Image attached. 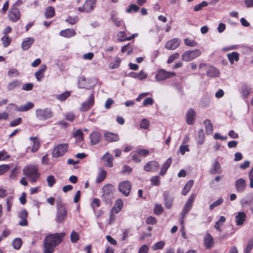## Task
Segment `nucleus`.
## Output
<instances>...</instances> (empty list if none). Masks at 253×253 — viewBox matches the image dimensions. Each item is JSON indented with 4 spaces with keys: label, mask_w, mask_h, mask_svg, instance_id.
Here are the masks:
<instances>
[{
    "label": "nucleus",
    "mask_w": 253,
    "mask_h": 253,
    "mask_svg": "<svg viewBox=\"0 0 253 253\" xmlns=\"http://www.w3.org/2000/svg\"><path fill=\"white\" fill-rule=\"evenodd\" d=\"M65 235L64 233L51 234L44 239V253H53L55 247L63 241Z\"/></svg>",
    "instance_id": "obj_1"
},
{
    "label": "nucleus",
    "mask_w": 253,
    "mask_h": 253,
    "mask_svg": "<svg viewBox=\"0 0 253 253\" xmlns=\"http://www.w3.org/2000/svg\"><path fill=\"white\" fill-rule=\"evenodd\" d=\"M23 173L32 183L36 182L41 176L38 167L34 165L25 166L23 169Z\"/></svg>",
    "instance_id": "obj_2"
},
{
    "label": "nucleus",
    "mask_w": 253,
    "mask_h": 253,
    "mask_svg": "<svg viewBox=\"0 0 253 253\" xmlns=\"http://www.w3.org/2000/svg\"><path fill=\"white\" fill-rule=\"evenodd\" d=\"M113 186L111 184L105 185L102 188V199L106 204L110 203L113 198Z\"/></svg>",
    "instance_id": "obj_3"
},
{
    "label": "nucleus",
    "mask_w": 253,
    "mask_h": 253,
    "mask_svg": "<svg viewBox=\"0 0 253 253\" xmlns=\"http://www.w3.org/2000/svg\"><path fill=\"white\" fill-rule=\"evenodd\" d=\"M36 115L39 120L46 121L52 117L53 116V113L50 108H40L36 110Z\"/></svg>",
    "instance_id": "obj_4"
},
{
    "label": "nucleus",
    "mask_w": 253,
    "mask_h": 253,
    "mask_svg": "<svg viewBox=\"0 0 253 253\" xmlns=\"http://www.w3.org/2000/svg\"><path fill=\"white\" fill-rule=\"evenodd\" d=\"M69 147L68 144H59L54 147L52 152V156L53 158H59L63 156L68 151Z\"/></svg>",
    "instance_id": "obj_5"
},
{
    "label": "nucleus",
    "mask_w": 253,
    "mask_h": 253,
    "mask_svg": "<svg viewBox=\"0 0 253 253\" xmlns=\"http://www.w3.org/2000/svg\"><path fill=\"white\" fill-rule=\"evenodd\" d=\"M67 216V210L65 205L61 202L58 203L57 205V214L56 221L60 223L63 221Z\"/></svg>",
    "instance_id": "obj_6"
},
{
    "label": "nucleus",
    "mask_w": 253,
    "mask_h": 253,
    "mask_svg": "<svg viewBox=\"0 0 253 253\" xmlns=\"http://www.w3.org/2000/svg\"><path fill=\"white\" fill-rule=\"evenodd\" d=\"M201 54L200 49H194L190 51H186L182 55V60L189 62L199 57Z\"/></svg>",
    "instance_id": "obj_7"
},
{
    "label": "nucleus",
    "mask_w": 253,
    "mask_h": 253,
    "mask_svg": "<svg viewBox=\"0 0 253 253\" xmlns=\"http://www.w3.org/2000/svg\"><path fill=\"white\" fill-rule=\"evenodd\" d=\"M8 17L9 19L13 22H16L20 19V11L15 5H13L10 7L8 11Z\"/></svg>",
    "instance_id": "obj_8"
},
{
    "label": "nucleus",
    "mask_w": 253,
    "mask_h": 253,
    "mask_svg": "<svg viewBox=\"0 0 253 253\" xmlns=\"http://www.w3.org/2000/svg\"><path fill=\"white\" fill-rule=\"evenodd\" d=\"M131 184L129 181L126 180L120 182L118 185L119 191L124 196L127 197L130 192Z\"/></svg>",
    "instance_id": "obj_9"
},
{
    "label": "nucleus",
    "mask_w": 253,
    "mask_h": 253,
    "mask_svg": "<svg viewBox=\"0 0 253 253\" xmlns=\"http://www.w3.org/2000/svg\"><path fill=\"white\" fill-rule=\"evenodd\" d=\"M175 73L172 72H167L164 69H160L155 76L156 79L158 81H164L174 77Z\"/></svg>",
    "instance_id": "obj_10"
},
{
    "label": "nucleus",
    "mask_w": 253,
    "mask_h": 253,
    "mask_svg": "<svg viewBox=\"0 0 253 253\" xmlns=\"http://www.w3.org/2000/svg\"><path fill=\"white\" fill-rule=\"evenodd\" d=\"M195 197L196 195L195 194H191L185 203L181 212V215L183 218L186 216V214L192 209Z\"/></svg>",
    "instance_id": "obj_11"
},
{
    "label": "nucleus",
    "mask_w": 253,
    "mask_h": 253,
    "mask_svg": "<svg viewBox=\"0 0 253 253\" xmlns=\"http://www.w3.org/2000/svg\"><path fill=\"white\" fill-rule=\"evenodd\" d=\"M94 103V96L93 93H91L87 99L81 104L80 108V111L85 112L88 111L93 106Z\"/></svg>",
    "instance_id": "obj_12"
},
{
    "label": "nucleus",
    "mask_w": 253,
    "mask_h": 253,
    "mask_svg": "<svg viewBox=\"0 0 253 253\" xmlns=\"http://www.w3.org/2000/svg\"><path fill=\"white\" fill-rule=\"evenodd\" d=\"M96 0H86L82 7H79L78 10L82 12H89L95 7Z\"/></svg>",
    "instance_id": "obj_13"
},
{
    "label": "nucleus",
    "mask_w": 253,
    "mask_h": 253,
    "mask_svg": "<svg viewBox=\"0 0 253 253\" xmlns=\"http://www.w3.org/2000/svg\"><path fill=\"white\" fill-rule=\"evenodd\" d=\"M159 164L156 161H148L143 167L144 170L147 172H154L158 170Z\"/></svg>",
    "instance_id": "obj_14"
},
{
    "label": "nucleus",
    "mask_w": 253,
    "mask_h": 253,
    "mask_svg": "<svg viewBox=\"0 0 253 253\" xmlns=\"http://www.w3.org/2000/svg\"><path fill=\"white\" fill-rule=\"evenodd\" d=\"M180 42V40L178 38H173L167 42L165 47L168 50H174L179 46Z\"/></svg>",
    "instance_id": "obj_15"
},
{
    "label": "nucleus",
    "mask_w": 253,
    "mask_h": 253,
    "mask_svg": "<svg viewBox=\"0 0 253 253\" xmlns=\"http://www.w3.org/2000/svg\"><path fill=\"white\" fill-rule=\"evenodd\" d=\"M28 213L27 210L25 209L22 210L18 213V217L20 218L19 224L22 226H26L28 224L27 218Z\"/></svg>",
    "instance_id": "obj_16"
},
{
    "label": "nucleus",
    "mask_w": 253,
    "mask_h": 253,
    "mask_svg": "<svg viewBox=\"0 0 253 253\" xmlns=\"http://www.w3.org/2000/svg\"><path fill=\"white\" fill-rule=\"evenodd\" d=\"M89 138L91 145H96L101 140V134L99 131H93L90 134Z\"/></svg>",
    "instance_id": "obj_17"
},
{
    "label": "nucleus",
    "mask_w": 253,
    "mask_h": 253,
    "mask_svg": "<svg viewBox=\"0 0 253 253\" xmlns=\"http://www.w3.org/2000/svg\"><path fill=\"white\" fill-rule=\"evenodd\" d=\"M105 166L112 168L113 166L114 158L113 155L108 152L106 153L101 158Z\"/></svg>",
    "instance_id": "obj_18"
},
{
    "label": "nucleus",
    "mask_w": 253,
    "mask_h": 253,
    "mask_svg": "<svg viewBox=\"0 0 253 253\" xmlns=\"http://www.w3.org/2000/svg\"><path fill=\"white\" fill-rule=\"evenodd\" d=\"M104 139L108 142H116L120 140V137L118 134L110 131H107L104 133Z\"/></svg>",
    "instance_id": "obj_19"
},
{
    "label": "nucleus",
    "mask_w": 253,
    "mask_h": 253,
    "mask_svg": "<svg viewBox=\"0 0 253 253\" xmlns=\"http://www.w3.org/2000/svg\"><path fill=\"white\" fill-rule=\"evenodd\" d=\"M214 240L212 236L207 233L204 238V244L206 249L211 248L214 245Z\"/></svg>",
    "instance_id": "obj_20"
},
{
    "label": "nucleus",
    "mask_w": 253,
    "mask_h": 253,
    "mask_svg": "<svg viewBox=\"0 0 253 253\" xmlns=\"http://www.w3.org/2000/svg\"><path fill=\"white\" fill-rule=\"evenodd\" d=\"M196 117V112L193 108L189 109L186 114V121L188 125H193Z\"/></svg>",
    "instance_id": "obj_21"
},
{
    "label": "nucleus",
    "mask_w": 253,
    "mask_h": 253,
    "mask_svg": "<svg viewBox=\"0 0 253 253\" xmlns=\"http://www.w3.org/2000/svg\"><path fill=\"white\" fill-rule=\"evenodd\" d=\"M46 66L45 64H42L39 70L35 72V76L38 82H41L42 79L44 76V72L46 70Z\"/></svg>",
    "instance_id": "obj_22"
},
{
    "label": "nucleus",
    "mask_w": 253,
    "mask_h": 253,
    "mask_svg": "<svg viewBox=\"0 0 253 253\" xmlns=\"http://www.w3.org/2000/svg\"><path fill=\"white\" fill-rule=\"evenodd\" d=\"M246 186V181L243 178L238 179L235 182V187L238 192H243L245 190Z\"/></svg>",
    "instance_id": "obj_23"
},
{
    "label": "nucleus",
    "mask_w": 253,
    "mask_h": 253,
    "mask_svg": "<svg viewBox=\"0 0 253 253\" xmlns=\"http://www.w3.org/2000/svg\"><path fill=\"white\" fill-rule=\"evenodd\" d=\"M164 205L166 209H170L173 205V198L170 196L169 193H165L164 194Z\"/></svg>",
    "instance_id": "obj_24"
},
{
    "label": "nucleus",
    "mask_w": 253,
    "mask_h": 253,
    "mask_svg": "<svg viewBox=\"0 0 253 253\" xmlns=\"http://www.w3.org/2000/svg\"><path fill=\"white\" fill-rule=\"evenodd\" d=\"M247 215L245 212L243 211L238 212L235 216L236 224L237 225H243L244 222L246 221Z\"/></svg>",
    "instance_id": "obj_25"
},
{
    "label": "nucleus",
    "mask_w": 253,
    "mask_h": 253,
    "mask_svg": "<svg viewBox=\"0 0 253 253\" xmlns=\"http://www.w3.org/2000/svg\"><path fill=\"white\" fill-rule=\"evenodd\" d=\"M206 75L210 78H216L219 76L220 72L216 68L211 66L207 71Z\"/></svg>",
    "instance_id": "obj_26"
},
{
    "label": "nucleus",
    "mask_w": 253,
    "mask_h": 253,
    "mask_svg": "<svg viewBox=\"0 0 253 253\" xmlns=\"http://www.w3.org/2000/svg\"><path fill=\"white\" fill-rule=\"evenodd\" d=\"M35 39L33 38H26L22 42L21 48L23 50L28 49L34 42Z\"/></svg>",
    "instance_id": "obj_27"
},
{
    "label": "nucleus",
    "mask_w": 253,
    "mask_h": 253,
    "mask_svg": "<svg viewBox=\"0 0 253 253\" xmlns=\"http://www.w3.org/2000/svg\"><path fill=\"white\" fill-rule=\"evenodd\" d=\"M30 140L33 142L32 147L31 149V152L35 153L39 149L40 147V142L39 138L37 136L36 137H30Z\"/></svg>",
    "instance_id": "obj_28"
},
{
    "label": "nucleus",
    "mask_w": 253,
    "mask_h": 253,
    "mask_svg": "<svg viewBox=\"0 0 253 253\" xmlns=\"http://www.w3.org/2000/svg\"><path fill=\"white\" fill-rule=\"evenodd\" d=\"M59 35L66 38H70L76 35V32L75 30L73 29H66L65 30H61L60 32Z\"/></svg>",
    "instance_id": "obj_29"
},
{
    "label": "nucleus",
    "mask_w": 253,
    "mask_h": 253,
    "mask_svg": "<svg viewBox=\"0 0 253 253\" xmlns=\"http://www.w3.org/2000/svg\"><path fill=\"white\" fill-rule=\"evenodd\" d=\"M222 172L220 165L218 161L215 160L212 165V169H210L211 174H220Z\"/></svg>",
    "instance_id": "obj_30"
},
{
    "label": "nucleus",
    "mask_w": 253,
    "mask_h": 253,
    "mask_svg": "<svg viewBox=\"0 0 253 253\" xmlns=\"http://www.w3.org/2000/svg\"><path fill=\"white\" fill-rule=\"evenodd\" d=\"M118 37V40L120 42H124L125 41H130L134 38L135 36H137V34H134L132 35L131 37H126V35L125 32L121 31L119 32L117 35Z\"/></svg>",
    "instance_id": "obj_31"
},
{
    "label": "nucleus",
    "mask_w": 253,
    "mask_h": 253,
    "mask_svg": "<svg viewBox=\"0 0 253 253\" xmlns=\"http://www.w3.org/2000/svg\"><path fill=\"white\" fill-rule=\"evenodd\" d=\"M172 163V159L171 158H168L163 166L161 168V170L159 173L160 175H164L166 173L168 169L170 167Z\"/></svg>",
    "instance_id": "obj_32"
},
{
    "label": "nucleus",
    "mask_w": 253,
    "mask_h": 253,
    "mask_svg": "<svg viewBox=\"0 0 253 253\" xmlns=\"http://www.w3.org/2000/svg\"><path fill=\"white\" fill-rule=\"evenodd\" d=\"M34 106V103L28 102L26 104L16 107V110L19 112H26L32 109Z\"/></svg>",
    "instance_id": "obj_33"
},
{
    "label": "nucleus",
    "mask_w": 253,
    "mask_h": 253,
    "mask_svg": "<svg viewBox=\"0 0 253 253\" xmlns=\"http://www.w3.org/2000/svg\"><path fill=\"white\" fill-rule=\"evenodd\" d=\"M123 206L124 204L122 200L119 199L116 201L115 205L111 211H114L115 213L117 214L122 210L123 208Z\"/></svg>",
    "instance_id": "obj_34"
},
{
    "label": "nucleus",
    "mask_w": 253,
    "mask_h": 253,
    "mask_svg": "<svg viewBox=\"0 0 253 253\" xmlns=\"http://www.w3.org/2000/svg\"><path fill=\"white\" fill-rule=\"evenodd\" d=\"M55 14V9L53 6H49L45 9L44 16L46 19L51 18L54 17Z\"/></svg>",
    "instance_id": "obj_35"
},
{
    "label": "nucleus",
    "mask_w": 253,
    "mask_h": 253,
    "mask_svg": "<svg viewBox=\"0 0 253 253\" xmlns=\"http://www.w3.org/2000/svg\"><path fill=\"white\" fill-rule=\"evenodd\" d=\"M205 126L206 131L207 134H211L213 133V127L212 123L209 119H206L204 122Z\"/></svg>",
    "instance_id": "obj_36"
},
{
    "label": "nucleus",
    "mask_w": 253,
    "mask_h": 253,
    "mask_svg": "<svg viewBox=\"0 0 253 253\" xmlns=\"http://www.w3.org/2000/svg\"><path fill=\"white\" fill-rule=\"evenodd\" d=\"M111 20L114 24L118 27L125 25L124 21L119 18L115 13L112 14Z\"/></svg>",
    "instance_id": "obj_37"
},
{
    "label": "nucleus",
    "mask_w": 253,
    "mask_h": 253,
    "mask_svg": "<svg viewBox=\"0 0 253 253\" xmlns=\"http://www.w3.org/2000/svg\"><path fill=\"white\" fill-rule=\"evenodd\" d=\"M228 59L231 64L234 63V61H238L239 60V54L237 52H232L227 54Z\"/></svg>",
    "instance_id": "obj_38"
},
{
    "label": "nucleus",
    "mask_w": 253,
    "mask_h": 253,
    "mask_svg": "<svg viewBox=\"0 0 253 253\" xmlns=\"http://www.w3.org/2000/svg\"><path fill=\"white\" fill-rule=\"evenodd\" d=\"M193 183L194 181L193 180H190L188 181L183 187L181 192V194L183 196H186L191 189Z\"/></svg>",
    "instance_id": "obj_39"
},
{
    "label": "nucleus",
    "mask_w": 253,
    "mask_h": 253,
    "mask_svg": "<svg viewBox=\"0 0 253 253\" xmlns=\"http://www.w3.org/2000/svg\"><path fill=\"white\" fill-rule=\"evenodd\" d=\"M251 91V88L247 84H243L241 86V93L245 98H247Z\"/></svg>",
    "instance_id": "obj_40"
},
{
    "label": "nucleus",
    "mask_w": 253,
    "mask_h": 253,
    "mask_svg": "<svg viewBox=\"0 0 253 253\" xmlns=\"http://www.w3.org/2000/svg\"><path fill=\"white\" fill-rule=\"evenodd\" d=\"M106 175V171L104 169L100 168L99 173L96 179V182L97 183H99L103 181L105 179Z\"/></svg>",
    "instance_id": "obj_41"
},
{
    "label": "nucleus",
    "mask_w": 253,
    "mask_h": 253,
    "mask_svg": "<svg viewBox=\"0 0 253 253\" xmlns=\"http://www.w3.org/2000/svg\"><path fill=\"white\" fill-rule=\"evenodd\" d=\"M226 221V218L224 216H220L218 220L215 223L214 227L219 232L221 231L220 227L222 226Z\"/></svg>",
    "instance_id": "obj_42"
},
{
    "label": "nucleus",
    "mask_w": 253,
    "mask_h": 253,
    "mask_svg": "<svg viewBox=\"0 0 253 253\" xmlns=\"http://www.w3.org/2000/svg\"><path fill=\"white\" fill-rule=\"evenodd\" d=\"M121 51L123 53L127 52V55L131 54L133 51V46L129 43L122 47Z\"/></svg>",
    "instance_id": "obj_43"
},
{
    "label": "nucleus",
    "mask_w": 253,
    "mask_h": 253,
    "mask_svg": "<svg viewBox=\"0 0 253 253\" xmlns=\"http://www.w3.org/2000/svg\"><path fill=\"white\" fill-rule=\"evenodd\" d=\"M121 59L119 57H115L113 62L109 64V68L111 69H117L120 65Z\"/></svg>",
    "instance_id": "obj_44"
},
{
    "label": "nucleus",
    "mask_w": 253,
    "mask_h": 253,
    "mask_svg": "<svg viewBox=\"0 0 253 253\" xmlns=\"http://www.w3.org/2000/svg\"><path fill=\"white\" fill-rule=\"evenodd\" d=\"M198 137L196 138L197 143L199 144H203L205 141V133L204 130L200 129L198 132Z\"/></svg>",
    "instance_id": "obj_45"
},
{
    "label": "nucleus",
    "mask_w": 253,
    "mask_h": 253,
    "mask_svg": "<svg viewBox=\"0 0 253 253\" xmlns=\"http://www.w3.org/2000/svg\"><path fill=\"white\" fill-rule=\"evenodd\" d=\"M1 41L3 46L4 47H8L12 42V39L9 37L7 35H4L1 38Z\"/></svg>",
    "instance_id": "obj_46"
},
{
    "label": "nucleus",
    "mask_w": 253,
    "mask_h": 253,
    "mask_svg": "<svg viewBox=\"0 0 253 253\" xmlns=\"http://www.w3.org/2000/svg\"><path fill=\"white\" fill-rule=\"evenodd\" d=\"M165 245V243L163 241H160L154 244L152 246L153 251H155L158 250H162Z\"/></svg>",
    "instance_id": "obj_47"
},
{
    "label": "nucleus",
    "mask_w": 253,
    "mask_h": 253,
    "mask_svg": "<svg viewBox=\"0 0 253 253\" xmlns=\"http://www.w3.org/2000/svg\"><path fill=\"white\" fill-rule=\"evenodd\" d=\"M140 8L138 6L135 4H130L128 6V7L126 9V12L127 13H131L132 11L134 12H137L139 11Z\"/></svg>",
    "instance_id": "obj_48"
},
{
    "label": "nucleus",
    "mask_w": 253,
    "mask_h": 253,
    "mask_svg": "<svg viewBox=\"0 0 253 253\" xmlns=\"http://www.w3.org/2000/svg\"><path fill=\"white\" fill-rule=\"evenodd\" d=\"M164 210L162 206L160 204H156L154 209V213L155 214L159 215L164 212Z\"/></svg>",
    "instance_id": "obj_49"
},
{
    "label": "nucleus",
    "mask_w": 253,
    "mask_h": 253,
    "mask_svg": "<svg viewBox=\"0 0 253 253\" xmlns=\"http://www.w3.org/2000/svg\"><path fill=\"white\" fill-rule=\"evenodd\" d=\"M84 133L81 129H79L74 133V136L77 138L78 141L79 142L83 141Z\"/></svg>",
    "instance_id": "obj_50"
},
{
    "label": "nucleus",
    "mask_w": 253,
    "mask_h": 253,
    "mask_svg": "<svg viewBox=\"0 0 253 253\" xmlns=\"http://www.w3.org/2000/svg\"><path fill=\"white\" fill-rule=\"evenodd\" d=\"M20 85V83L17 80H14L9 83L7 85L8 90H12L16 87H19Z\"/></svg>",
    "instance_id": "obj_51"
},
{
    "label": "nucleus",
    "mask_w": 253,
    "mask_h": 253,
    "mask_svg": "<svg viewBox=\"0 0 253 253\" xmlns=\"http://www.w3.org/2000/svg\"><path fill=\"white\" fill-rule=\"evenodd\" d=\"M70 239L72 243L77 242L80 239L78 233L75 231H73L70 234Z\"/></svg>",
    "instance_id": "obj_52"
},
{
    "label": "nucleus",
    "mask_w": 253,
    "mask_h": 253,
    "mask_svg": "<svg viewBox=\"0 0 253 253\" xmlns=\"http://www.w3.org/2000/svg\"><path fill=\"white\" fill-rule=\"evenodd\" d=\"M184 43L186 45L190 47H194L197 45V42L194 40L186 38L184 40Z\"/></svg>",
    "instance_id": "obj_53"
},
{
    "label": "nucleus",
    "mask_w": 253,
    "mask_h": 253,
    "mask_svg": "<svg viewBox=\"0 0 253 253\" xmlns=\"http://www.w3.org/2000/svg\"><path fill=\"white\" fill-rule=\"evenodd\" d=\"M136 152L138 153V155H139L140 157H145L148 156L150 154L149 151L145 149H137Z\"/></svg>",
    "instance_id": "obj_54"
},
{
    "label": "nucleus",
    "mask_w": 253,
    "mask_h": 253,
    "mask_svg": "<svg viewBox=\"0 0 253 253\" xmlns=\"http://www.w3.org/2000/svg\"><path fill=\"white\" fill-rule=\"evenodd\" d=\"M46 180L48 183V186L52 187L56 182V180L53 175H49L47 177Z\"/></svg>",
    "instance_id": "obj_55"
},
{
    "label": "nucleus",
    "mask_w": 253,
    "mask_h": 253,
    "mask_svg": "<svg viewBox=\"0 0 253 253\" xmlns=\"http://www.w3.org/2000/svg\"><path fill=\"white\" fill-rule=\"evenodd\" d=\"M253 248V239H250L244 250V253H251Z\"/></svg>",
    "instance_id": "obj_56"
},
{
    "label": "nucleus",
    "mask_w": 253,
    "mask_h": 253,
    "mask_svg": "<svg viewBox=\"0 0 253 253\" xmlns=\"http://www.w3.org/2000/svg\"><path fill=\"white\" fill-rule=\"evenodd\" d=\"M223 202V199L222 198H219L216 201H214L213 203L210 205V209L212 211L213 209L216 207L219 206Z\"/></svg>",
    "instance_id": "obj_57"
},
{
    "label": "nucleus",
    "mask_w": 253,
    "mask_h": 253,
    "mask_svg": "<svg viewBox=\"0 0 253 253\" xmlns=\"http://www.w3.org/2000/svg\"><path fill=\"white\" fill-rule=\"evenodd\" d=\"M149 121L146 119H143L140 124V127L142 129H148L149 126Z\"/></svg>",
    "instance_id": "obj_58"
},
{
    "label": "nucleus",
    "mask_w": 253,
    "mask_h": 253,
    "mask_svg": "<svg viewBox=\"0 0 253 253\" xmlns=\"http://www.w3.org/2000/svg\"><path fill=\"white\" fill-rule=\"evenodd\" d=\"M150 182L152 186H159L160 185V177L159 176H152L150 178Z\"/></svg>",
    "instance_id": "obj_59"
},
{
    "label": "nucleus",
    "mask_w": 253,
    "mask_h": 253,
    "mask_svg": "<svg viewBox=\"0 0 253 253\" xmlns=\"http://www.w3.org/2000/svg\"><path fill=\"white\" fill-rule=\"evenodd\" d=\"M70 92L69 91H66L64 93H62L60 94H59L57 98L61 101L65 100L70 95Z\"/></svg>",
    "instance_id": "obj_60"
},
{
    "label": "nucleus",
    "mask_w": 253,
    "mask_h": 253,
    "mask_svg": "<svg viewBox=\"0 0 253 253\" xmlns=\"http://www.w3.org/2000/svg\"><path fill=\"white\" fill-rule=\"evenodd\" d=\"M22 244V240L20 238L16 239L13 241V247L16 250H18L21 248Z\"/></svg>",
    "instance_id": "obj_61"
},
{
    "label": "nucleus",
    "mask_w": 253,
    "mask_h": 253,
    "mask_svg": "<svg viewBox=\"0 0 253 253\" xmlns=\"http://www.w3.org/2000/svg\"><path fill=\"white\" fill-rule=\"evenodd\" d=\"M22 119L21 118L19 117L16 118L10 122L9 126L11 127L16 126L20 125L22 123Z\"/></svg>",
    "instance_id": "obj_62"
},
{
    "label": "nucleus",
    "mask_w": 253,
    "mask_h": 253,
    "mask_svg": "<svg viewBox=\"0 0 253 253\" xmlns=\"http://www.w3.org/2000/svg\"><path fill=\"white\" fill-rule=\"evenodd\" d=\"M179 57V54L178 53H174L169 56L167 63L168 64H170L172 63L175 60L178 59Z\"/></svg>",
    "instance_id": "obj_63"
},
{
    "label": "nucleus",
    "mask_w": 253,
    "mask_h": 253,
    "mask_svg": "<svg viewBox=\"0 0 253 253\" xmlns=\"http://www.w3.org/2000/svg\"><path fill=\"white\" fill-rule=\"evenodd\" d=\"M78 21V18L77 16L72 17L70 16H68L66 19V21L71 25L75 24Z\"/></svg>",
    "instance_id": "obj_64"
}]
</instances>
